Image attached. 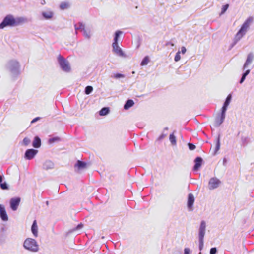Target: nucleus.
Here are the masks:
<instances>
[{
  "label": "nucleus",
  "mask_w": 254,
  "mask_h": 254,
  "mask_svg": "<svg viewBox=\"0 0 254 254\" xmlns=\"http://www.w3.org/2000/svg\"><path fill=\"white\" fill-rule=\"evenodd\" d=\"M231 97H232L231 95V94H229V95L227 96V98H226V101H225V102H224V105H225L228 106V105H229V103H230V101H231Z\"/></svg>",
  "instance_id": "27"
},
{
  "label": "nucleus",
  "mask_w": 254,
  "mask_h": 254,
  "mask_svg": "<svg viewBox=\"0 0 254 254\" xmlns=\"http://www.w3.org/2000/svg\"><path fill=\"white\" fill-rule=\"evenodd\" d=\"M134 105V102L132 100H128L124 105V109L126 110L128 109Z\"/></svg>",
  "instance_id": "19"
},
{
  "label": "nucleus",
  "mask_w": 254,
  "mask_h": 254,
  "mask_svg": "<svg viewBox=\"0 0 254 254\" xmlns=\"http://www.w3.org/2000/svg\"><path fill=\"white\" fill-rule=\"evenodd\" d=\"M250 72V69H248L246 71V72L243 74L242 75V77L240 81V83H242L243 82V81H244V80L245 79V78L246 77V76L249 74Z\"/></svg>",
  "instance_id": "23"
},
{
  "label": "nucleus",
  "mask_w": 254,
  "mask_h": 254,
  "mask_svg": "<svg viewBox=\"0 0 254 254\" xmlns=\"http://www.w3.org/2000/svg\"><path fill=\"white\" fill-rule=\"evenodd\" d=\"M23 142L25 146H27L30 143V140L28 138L25 137L24 138Z\"/></svg>",
  "instance_id": "35"
},
{
  "label": "nucleus",
  "mask_w": 254,
  "mask_h": 254,
  "mask_svg": "<svg viewBox=\"0 0 254 254\" xmlns=\"http://www.w3.org/2000/svg\"><path fill=\"white\" fill-rule=\"evenodd\" d=\"M227 107L228 106L224 104L222 108L221 113L220 114L225 116V112L226 111Z\"/></svg>",
  "instance_id": "31"
},
{
  "label": "nucleus",
  "mask_w": 254,
  "mask_h": 254,
  "mask_svg": "<svg viewBox=\"0 0 254 254\" xmlns=\"http://www.w3.org/2000/svg\"><path fill=\"white\" fill-rule=\"evenodd\" d=\"M189 148L190 150H193L195 148V146L192 144V143H189L188 144Z\"/></svg>",
  "instance_id": "38"
},
{
  "label": "nucleus",
  "mask_w": 254,
  "mask_h": 254,
  "mask_svg": "<svg viewBox=\"0 0 254 254\" xmlns=\"http://www.w3.org/2000/svg\"><path fill=\"white\" fill-rule=\"evenodd\" d=\"M0 187L3 190H6L8 189L7 184L4 182L0 184Z\"/></svg>",
  "instance_id": "37"
},
{
  "label": "nucleus",
  "mask_w": 254,
  "mask_h": 254,
  "mask_svg": "<svg viewBox=\"0 0 254 254\" xmlns=\"http://www.w3.org/2000/svg\"><path fill=\"white\" fill-rule=\"evenodd\" d=\"M122 34V32L121 31L118 30L116 32L114 39V42L112 44V47L113 48L114 52L119 56L123 55V53L118 44V38L119 36Z\"/></svg>",
  "instance_id": "4"
},
{
  "label": "nucleus",
  "mask_w": 254,
  "mask_h": 254,
  "mask_svg": "<svg viewBox=\"0 0 254 254\" xmlns=\"http://www.w3.org/2000/svg\"><path fill=\"white\" fill-rule=\"evenodd\" d=\"M114 78H124L125 77L124 74L121 73H116L114 75Z\"/></svg>",
  "instance_id": "34"
},
{
  "label": "nucleus",
  "mask_w": 254,
  "mask_h": 254,
  "mask_svg": "<svg viewBox=\"0 0 254 254\" xmlns=\"http://www.w3.org/2000/svg\"><path fill=\"white\" fill-rule=\"evenodd\" d=\"M190 250L189 248H185L184 250V254H190Z\"/></svg>",
  "instance_id": "41"
},
{
  "label": "nucleus",
  "mask_w": 254,
  "mask_h": 254,
  "mask_svg": "<svg viewBox=\"0 0 254 254\" xmlns=\"http://www.w3.org/2000/svg\"><path fill=\"white\" fill-rule=\"evenodd\" d=\"M169 140L173 145L176 144V137L173 134H171L169 136Z\"/></svg>",
  "instance_id": "22"
},
{
  "label": "nucleus",
  "mask_w": 254,
  "mask_h": 254,
  "mask_svg": "<svg viewBox=\"0 0 254 254\" xmlns=\"http://www.w3.org/2000/svg\"><path fill=\"white\" fill-rule=\"evenodd\" d=\"M203 160L200 157H197L194 160L195 165L193 167L194 170H198L202 165Z\"/></svg>",
  "instance_id": "13"
},
{
  "label": "nucleus",
  "mask_w": 254,
  "mask_h": 254,
  "mask_svg": "<svg viewBox=\"0 0 254 254\" xmlns=\"http://www.w3.org/2000/svg\"><path fill=\"white\" fill-rule=\"evenodd\" d=\"M31 231L35 237L38 236V226L37 224L36 220H35L33 221V224L32 225Z\"/></svg>",
  "instance_id": "14"
},
{
  "label": "nucleus",
  "mask_w": 254,
  "mask_h": 254,
  "mask_svg": "<svg viewBox=\"0 0 254 254\" xmlns=\"http://www.w3.org/2000/svg\"><path fill=\"white\" fill-rule=\"evenodd\" d=\"M149 62V58L147 56L145 57L141 63V65L143 66L147 64Z\"/></svg>",
  "instance_id": "25"
},
{
  "label": "nucleus",
  "mask_w": 254,
  "mask_h": 254,
  "mask_svg": "<svg viewBox=\"0 0 254 254\" xmlns=\"http://www.w3.org/2000/svg\"><path fill=\"white\" fill-rule=\"evenodd\" d=\"M250 72V69H248L246 71V72L243 74L242 75V77L240 81V83H242L243 82V81H244V80L245 79V78L246 77V76L249 74Z\"/></svg>",
  "instance_id": "24"
},
{
  "label": "nucleus",
  "mask_w": 254,
  "mask_h": 254,
  "mask_svg": "<svg viewBox=\"0 0 254 254\" xmlns=\"http://www.w3.org/2000/svg\"><path fill=\"white\" fill-rule=\"evenodd\" d=\"M2 182V177L0 175V183Z\"/></svg>",
  "instance_id": "45"
},
{
  "label": "nucleus",
  "mask_w": 254,
  "mask_h": 254,
  "mask_svg": "<svg viewBox=\"0 0 254 254\" xmlns=\"http://www.w3.org/2000/svg\"><path fill=\"white\" fill-rule=\"evenodd\" d=\"M225 118V115H222L219 114L215 119L214 125L215 126H220L223 122Z\"/></svg>",
  "instance_id": "10"
},
{
  "label": "nucleus",
  "mask_w": 254,
  "mask_h": 254,
  "mask_svg": "<svg viewBox=\"0 0 254 254\" xmlns=\"http://www.w3.org/2000/svg\"><path fill=\"white\" fill-rule=\"evenodd\" d=\"M23 247L25 249L34 252H37L39 250L36 241L32 238L26 239L24 242Z\"/></svg>",
  "instance_id": "3"
},
{
  "label": "nucleus",
  "mask_w": 254,
  "mask_h": 254,
  "mask_svg": "<svg viewBox=\"0 0 254 254\" xmlns=\"http://www.w3.org/2000/svg\"><path fill=\"white\" fill-rule=\"evenodd\" d=\"M9 68L11 71H14L19 67V63L16 61H11L9 63Z\"/></svg>",
  "instance_id": "11"
},
{
  "label": "nucleus",
  "mask_w": 254,
  "mask_h": 254,
  "mask_svg": "<svg viewBox=\"0 0 254 254\" xmlns=\"http://www.w3.org/2000/svg\"><path fill=\"white\" fill-rule=\"evenodd\" d=\"M227 107L228 106L224 104L222 108L221 113L220 114L225 116V112L226 111Z\"/></svg>",
  "instance_id": "30"
},
{
  "label": "nucleus",
  "mask_w": 254,
  "mask_h": 254,
  "mask_svg": "<svg viewBox=\"0 0 254 254\" xmlns=\"http://www.w3.org/2000/svg\"><path fill=\"white\" fill-rule=\"evenodd\" d=\"M252 60H253L252 55L251 54H249L247 57V59L246 60L245 63L244 64V66H243L244 69L246 68L248 66V65H249L252 63Z\"/></svg>",
  "instance_id": "18"
},
{
  "label": "nucleus",
  "mask_w": 254,
  "mask_h": 254,
  "mask_svg": "<svg viewBox=\"0 0 254 254\" xmlns=\"http://www.w3.org/2000/svg\"><path fill=\"white\" fill-rule=\"evenodd\" d=\"M219 147H220V143H219V141H218L217 144H216V150H219Z\"/></svg>",
  "instance_id": "44"
},
{
  "label": "nucleus",
  "mask_w": 254,
  "mask_h": 254,
  "mask_svg": "<svg viewBox=\"0 0 254 254\" xmlns=\"http://www.w3.org/2000/svg\"><path fill=\"white\" fill-rule=\"evenodd\" d=\"M181 59V56H180V52L178 51L176 54V55L174 58V60L175 62H178Z\"/></svg>",
  "instance_id": "28"
},
{
  "label": "nucleus",
  "mask_w": 254,
  "mask_h": 254,
  "mask_svg": "<svg viewBox=\"0 0 254 254\" xmlns=\"http://www.w3.org/2000/svg\"><path fill=\"white\" fill-rule=\"evenodd\" d=\"M87 164L84 162L80 160H78L76 164L75 165V167H77L78 170L84 169L86 167Z\"/></svg>",
  "instance_id": "15"
},
{
  "label": "nucleus",
  "mask_w": 254,
  "mask_h": 254,
  "mask_svg": "<svg viewBox=\"0 0 254 254\" xmlns=\"http://www.w3.org/2000/svg\"><path fill=\"white\" fill-rule=\"evenodd\" d=\"M217 252V250L216 248H212L210 250V254H215Z\"/></svg>",
  "instance_id": "40"
},
{
  "label": "nucleus",
  "mask_w": 254,
  "mask_h": 254,
  "mask_svg": "<svg viewBox=\"0 0 254 254\" xmlns=\"http://www.w3.org/2000/svg\"><path fill=\"white\" fill-rule=\"evenodd\" d=\"M109 109L107 107L103 108L99 112V114L101 116H105L108 114Z\"/></svg>",
  "instance_id": "20"
},
{
  "label": "nucleus",
  "mask_w": 254,
  "mask_h": 254,
  "mask_svg": "<svg viewBox=\"0 0 254 254\" xmlns=\"http://www.w3.org/2000/svg\"><path fill=\"white\" fill-rule=\"evenodd\" d=\"M228 7H229L228 4H226L223 5L222 7V11H221V14H224L225 12V11L227 10Z\"/></svg>",
  "instance_id": "29"
},
{
  "label": "nucleus",
  "mask_w": 254,
  "mask_h": 254,
  "mask_svg": "<svg viewBox=\"0 0 254 254\" xmlns=\"http://www.w3.org/2000/svg\"><path fill=\"white\" fill-rule=\"evenodd\" d=\"M186 52V49L185 47H182L181 48V52L182 54H185Z\"/></svg>",
  "instance_id": "43"
},
{
  "label": "nucleus",
  "mask_w": 254,
  "mask_h": 254,
  "mask_svg": "<svg viewBox=\"0 0 254 254\" xmlns=\"http://www.w3.org/2000/svg\"><path fill=\"white\" fill-rule=\"evenodd\" d=\"M24 21V19L23 18L18 17L15 18L12 15H8L0 24V28L3 29L6 26H16L23 23Z\"/></svg>",
  "instance_id": "1"
},
{
  "label": "nucleus",
  "mask_w": 254,
  "mask_h": 254,
  "mask_svg": "<svg viewBox=\"0 0 254 254\" xmlns=\"http://www.w3.org/2000/svg\"><path fill=\"white\" fill-rule=\"evenodd\" d=\"M68 6L69 5H68V3H67L66 2H64L61 4L60 7L62 9H64L67 8L68 7Z\"/></svg>",
  "instance_id": "32"
},
{
  "label": "nucleus",
  "mask_w": 254,
  "mask_h": 254,
  "mask_svg": "<svg viewBox=\"0 0 254 254\" xmlns=\"http://www.w3.org/2000/svg\"><path fill=\"white\" fill-rule=\"evenodd\" d=\"M37 153V150L33 149H28L25 152V157L29 160L31 159L34 157Z\"/></svg>",
  "instance_id": "8"
},
{
  "label": "nucleus",
  "mask_w": 254,
  "mask_h": 254,
  "mask_svg": "<svg viewBox=\"0 0 254 254\" xmlns=\"http://www.w3.org/2000/svg\"><path fill=\"white\" fill-rule=\"evenodd\" d=\"M32 145L35 148H39L41 146V139L39 137H35Z\"/></svg>",
  "instance_id": "17"
},
{
  "label": "nucleus",
  "mask_w": 254,
  "mask_h": 254,
  "mask_svg": "<svg viewBox=\"0 0 254 254\" xmlns=\"http://www.w3.org/2000/svg\"><path fill=\"white\" fill-rule=\"evenodd\" d=\"M194 202V197L192 193H189L188 195L187 206L190 209H191Z\"/></svg>",
  "instance_id": "12"
},
{
  "label": "nucleus",
  "mask_w": 254,
  "mask_h": 254,
  "mask_svg": "<svg viewBox=\"0 0 254 254\" xmlns=\"http://www.w3.org/2000/svg\"><path fill=\"white\" fill-rule=\"evenodd\" d=\"M205 227H206L205 223L204 221H202L201 222L199 229L205 231Z\"/></svg>",
  "instance_id": "36"
},
{
  "label": "nucleus",
  "mask_w": 254,
  "mask_h": 254,
  "mask_svg": "<svg viewBox=\"0 0 254 254\" xmlns=\"http://www.w3.org/2000/svg\"><path fill=\"white\" fill-rule=\"evenodd\" d=\"M93 91V87L91 86H88L85 88V92L86 94H89Z\"/></svg>",
  "instance_id": "26"
},
{
  "label": "nucleus",
  "mask_w": 254,
  "mask_h": 254,
  "mask_svg": "<svg viewBox=\"0 0 254 254\" xmlns=\"http://www.w3.org/2000/svg\"><path fill=\"white\" fill-rule=\"evenodd\" d=\"M40 119V117H36V118H35L34 119H33L32 121H31V123H34L36 122H37L38 120H39V119Z\"/></svg>",
  "instance_id": "42"
},
{
  "label": "nucleus",
  "mask_w": 254,
  "mask_h": 254,
  "mask_svg": "<svg viewBox=\"0 0 254 254\" xmlns=\"http://www.w3.org/2000/svg\"><path fill=\"white\" fill-rule=\"evenodd\" d=\"M60 140V138L58 137H56L54 138H50L49 140L50 143H53L55 141H58Z\"/></svg>",
  "instance_id": "33"
},
{
  "label": "nucleus",
  "mask_w": 254,
  "mask_h": 254,
  "mask_svg": "<svg viewBox=\"0 0 254 254\" xmlns=\"http://www.w3.org/2000/svg\"><path fill=\"white\" fill-rule=\"evenodd\" d=\"M20 202V198L19 197L13 198L10 201V204L11 208L15 211L17 210L18 206Z\"/></svg>",
  "instance_id": "7"
},
{
  "label": "nucleus",
  "mask_w": 254,
  "mask_h": 254,
  "mask_svg": "<svg viewBox=\"0 0 254 254\" xmlns=\"http://www.w3.org/2000/svg\"><path fill=\"white\" fill-rule=\"evenodd\" d=\"M0 216L3 221L8 220V216L4 205L0 204Z\"/></svg>",
  "instance_id": "9"
},
{
  "label": "nucleus",
  "mask_w": 254,
  "mask_h": 254,
  "mask_svg": "<svg viewBox=\"0 0 254 254\" xmlns=\"http://www.w3.org/2000/svg\"><path fill=\"white\" fill-rule=\"evenodd\" d=\"M253 19L252 17H249L242 25L240 29L236 33L235 35V39L237 41L239 40L242 37L246 34L248 29H249L251 24L252 23Z\"/></svg>",
  "instance_id": "2"
},
{
  "label": "nucleus",
  "mask_w": 254,
  "mask_h": 254,
  "mask_svg": "<svg viewBox=\"0 0 254 254\" xmlns=\"http://www.w3.org/2000/svg\"><path fill=\"white\" fill-rule=\"evenodd\" d=\"M220 181L217 178H211L208 183L209 189L213 190L217 188L220 185Z\"/></svg>",
  "instance_id": "6"
},
{
  "label": "nucleus",
  "mask_w": 254,
  "mask_h": 254,
  "mask_svg": "<svg viewBox=\"0 0 254 254\" xmlns=\"http://www.w3.org/2000/svg\"><path fill=\"white\" fill-rule=\"evenodd\" d=\"M60 65L62 69L65 72H69L70 70V67L69 63L63 57L59 55L58 57Z\"/></svg>",
  "instance_id": "5"
},
{
  "label": "nucleus",
  "mask_w": 254,
  "mask_h": 254,
  "mask_svg": "<svg viewBox=\"0 0 254 254\" xmlns=\"http://www.w3.org/2000/svg\"><path fill=\"white\" fill-rule=\"evenodd\" d=\"M205 230H200L199 232V239L200 242V247L203 246V238L205 235Z\"/></svg>",
  "instance_id": "16"
},
{
  "label": "nucleus",
  "mask_w": 254,
  "mask_h": 254,
  "mask_svg": "<svg viewBox=\"0 0 254 254\" xmlns=\"http://www.w3.org/2000/svg\"><path fill=\"white\" fill-rule=\"evenodd\" d=\"M75 28L76 30H77V29H84V25L83 24H80L79 27H77L76 25H75Z\"/></svg>",
  "instance_id": "39"
},
{
  "label": "nucleus",
  "mask_w": 254,
  "mask_h": 254,
  "mask_svg": "<svg viewBox=\"0 0 254 254\" xmlns=\"http://www.w3.org/2000/svg\"><path fill=\"white\" fill-rule=\"evenodd\" d=\"M42 15L46 19L51 18L53 16V13L51 12H43Z\"/></svg>",
  "instance_id": "21"
}]
</instances>
